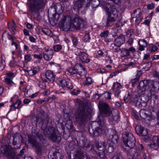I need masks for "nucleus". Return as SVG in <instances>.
Masks as SVG:
<instances>
[{
    "instance_id": "obj_34",
    "label": "nucleus",
    "mask_w": 159,
    "mask_h": 159,
    "mask_svg": "<svg viewBox=\"0 0 159 159\" xmlns=\"http://www.w3.org/2000/svg\"><path fill=\"white\" fill-rule=\"evenodd\" d=\"M140 13V11L139 9L135 10L134 11V13L133 14V15L134 17L137 18V19H140L139 14Z\"/></svg>"
},
{
    "instance_id": "obj_32",
    "label": "nucleus",
    "mask_w": 159,
    "mask_h": 159,
    "mask_svg": "<svg viewBox=\"0 0 159 159\" xmlns=\"http://www.w3.org/2000/svg\"><path fill=\"white\" fill-rule=\"evenodd\" d=\"M122 57H127L130 55V52L129 50L126 48L123 49L121 52Z\"/></svg>"
},
{
    "instance_id": "obj_17",
    "label": "nucleus",
    "mask_w": 159,
    "mask_h": 159,
    "mask_svg": "<svg viewBox=\"0 0 159 159\" xmlns=\"http://www.w3.org/2000/svg\"><path fill=\"white\" fill-rule=\"evenodd\" d=\"M53 52L51 49H46L43 52V57L46 61H49L52 57Z\"/></svg>"
},
{
    "instance_id": "obj_60",
    "label": "nucleus",
    "mask_w": 159,
    "mask_h": 159,
    "mask_svg": "<svg viewBox=\"0 0 159 159\" xmlns=\"http://www.w3.org/2000/svg\"><path fill=\"white\" fill-rule=\"evenodd\" d=\"M72 42L74 45H76L78 43L77 39L75 37H73L72 38Z\"/></svg>"
},
{
    "instance_id": "obj_63",
    "label": "nucleus",
    "mask_w": 159,
    "mask_h": 159,
    "mask_svg": "<svg viewBox=\"0 0 159 159\" xmlns=\"http://www.w3.org/2000/svg\"><path fill=\"white\" fill-rule=\"evenodd\" d=\"M130 95L128 94L127 96L125 95L124 97V100L125 102L128 101L130 99Z\"/></svg>"
},
{
    "instance_id": "obj_16",
    "label": "nucleus",
    "mask_w": 159,
    "mask_h": 159,
    "mask_svg": "<svg viewBox=\"0 0 159 159\" xmlns=\"http://www.w3.org/2000/svg\"><path fill=\"white\" fill-rule=\"evenodd\" d=\"M59 84L62 87H66L69 89H72L73 88V85L69 80H59Z\"/></svg>"
},
{
    "instance_id": "obj_36",
    "label": "nucleus",
    "mask_w": 159,
    "mask_h": 159,
    "mask_svg": "<svg viewBox=\"0 0 159 159\" xmlns=\"http://www.w3.org/2000/svg\"><path fill=\"white\" fill-rule=\"evenodd\" d=\"M109 14L114 15L115 17L118 16L117 10L116 9L113 7L110 10Z\"/></svg>"
},
{
    "instance_id": "obj_35",
    "label": "nucleus",
    "mask_w": 159,
    "mask_h": 159,
    "mask_svg": "<svg viewBox=\"0 0 159 159\" xmlns=\"http://www.w3.org/2000/svg\"><path fill=\"white\" fill-rule=\"evenodd\" d=\"M42 31L45 34L52 36V31L51 30L47 28H43L42 29Z\"/></svg>"
},
{
    "instance_id": "obj_3",
    "label": "nucleus",
    "mask_w": 159,
    "mask_h": 159,
    "mask_svg": "<svg viewBox=\"0 0 159 159\" xmlns=\"http://www.w3.org/2000/svg\"><path fill=\"white\" fill-rule=\"evenodd\" d=\"M138 89L142 92L149 90L151 93V98L154 101L158 98V96L154 92L159 89V83L157 81L148 80L142 81L139 83Z\"/></svg>"
},
{
    "instance_id": "obj_26",
    "label": "nucleus",
    "mask_w": 159,
    "mask_h": 159,
    "mask_svg": "<svg viewBox=\"0 0 159 159\" xmlns=\"http://www.w3.org/2000/svg\"><path fill=\"white\" fill-rule=\"evenodd\" d=\"M117 17V16H115L114 15L109 13L108 17L107 18L106 25L107 26L110 25V23L115 21Z\"/></svg>"
},
{
    "instance_id": "obj_27",
    "label": "nucleus",
    "mask_w": 159,
    "mask_h": 159,
    "mask_svg": "<svg viewBox=\"0 0 159 159\" xmlns=\"http://www.w3.org/2000/svg\"><path fill=\"white\" fill-rule=\"evenodd\" d=\"M8 28L11 32L13 34H15L16 31V25L14 21H13L12 23H8Z\"/></svg>"
},
{
    "instance_id": "obj_14",
    "label": "nucleus",
    "mask_w": 159,
    "mask_h": 159,
    "mask_svg": "<svg viewBox=\"0 0 159 159\" xmlns=\"http://www.w3.org/2000/svg\"><path fill=\"white\" fill-rule=\"evenodd\" d=\"M18 96L15 95L11 98V102H12V104L11 105L10 107L12 109H15L21 108L20 105L21 101L19 99H17Z\"/></svg>"
},
{
    "instance_id": "obj_57",
    "label": "nucleus",
    "mask_w": 159,
    "mask_h": 159,
    "mask_svg": "<svg viewBox=\"0 0 159 159\" xmlns=\"http://www.w3.org/2000/svg\"><path fill=\"white\" fill-rule=\"evenodd\" d=\"M6 75L8 77L13 78L14 77V74L12 72H7L6 73Z\"/></svg>"
},
{
    "instance_id": "obj_40",
    "label": "nucleus",
    "mask_w": 159,
    "mask_h": 159,
    "mask_svg": "<svg viewBox=\"0 0 159 159\" xmlns=\"http://www.w3.org/2000/svg\"><path fill=\"white\" fill-rule=\"evenodd\" d=\"M24 59L25 61L27 63L31 60L32 57L30 54H27L25 56Z\"/></svg>"
},
{
    "instance_id": "obj_47",
    "label": "nucleus",
    "mask_w": 159,
    "mask_h": 159,
    "mask_svg": "<svg viewBox=\"0 0 159 159\" xmlns=\"http://www.w3.org/2000/svg\"><path fill=\"white\" fill-rule=\"evenodd\" d=\"M139 78H136L131 80V82L133 86H134L135 84H137V82L139 81Z\"/></svg>"
},
{
    "instance_id": "obj_37",
    "label": "nucleus",
    "mask_w": 159,
    "mask_h": 159,
    "mask_svg": "<svg viewBox=\"0 0 159 159\" xmlns=\"http://www.w3.org/2000/svg\"><path fill=\"white\" fill-rule=\"evenodd\" d=\"M75 159H83L84 157L83 154L81 153L78 152H77L75 154ZM87 159H89L87 157Z\"/></svg>"
},
{
    "instance_id": "obj_12",
    "label": "nucleus",
    "mask_w": 159,
    "mask_h": 159,
    "mask_svg": "<svg viewBox=\"0 0 159 159\" xmlns=\"http://www.w3.org/2000/svg\"><path fill=\"white\" fill-rule=\"evenodd\" d=\"M3 155L10 159H13L15 155L13 149L11 146H4L1 148Z\"/></svg>"
},
{
    "instance_id": "obj_33",
    "label": "nucleus",
    "mask_w": 159,
    "mask_h": 159,
    "mask_svg": "<svg viewBox=\"0 0 159 159\" xmlns=\"http://www.w3.org/2000/svg\"><path fill=\"white\" fill-rule=\"evenodd\" d=\"M66 127L68 129H71L73 128V125L72 121L70 120L66 121Z\"/></svg>"
},
{
    "instance_id": "obj_30",
    "label": "nucleus",
    "mask_w": 159,
    "mask_h": 159,
    "mask_svg": "<svg viewBox=\"0 0 159 159\" xmlns=\"http://www.w3.org/2000/svg\"><path fill=\"white\" fill-rule=\"evenodd\" d=\"M5 82L6 84L9 87L13 86L14 83L12 81V78L7 77L5 79Z\"/></svg>"
},
{
    "instance_id": "obj_51",
    "label": "nucleus",
    "mask_w": 159,
    "mask_h": 159,
    "mask_svg": "<svg viewBox=\"0 0 159 159\" xmlns=\"http://www.w3.org/2000/svg\"><path fill=\"white\" fill-rule=\"evenodd\" d=\"M92 82V81L91 78L90 77L87 78L86 80L85 81V84H90Z\"/></svg>"
},
{
    "instance_id": "obj_8",
    "label": "nucleus",
    "mask_w": 159,
    "mask_h": 159,
    "mask_svg": "<svg viewBox=\"0 0 159 159\" xmlns=\"http://www.w3.org/2000/svg\"><path fill=\"white\" fill-rule=\"evenodd\" d=\"M86 25L85 20L81 18L76 16L72 20L71 19V27L74 28L76 30L82 28Z\"/></svg>"
},
{
    "instance_id": "obj_22",
    "label": "nucleus",
    "mask_w": 159,
    "mask_h": 159,
    "mask_svg": "<svg viewBox=\"0 0 159 159\" xmlns=\"http://www.w3.org/2000/svg\"><path fill=\"white\" fill-rule=\"evenodd\" d=\"M45 77L49 81H54L55 76L53 72L50 70H48L45 73Z\"/></svg>"
},
{
    "instance_id": "obj_11",
    "label": "nucleus",
    "mask_w": 159,
    "mask_h": 159,
    "mask_svg": "<svg viewBox=\"0 0 159 159\" xmlns=\"http://www.w3.org/2000/svg\"><path fill=\"white\" fill-rule=\"evenodd\" d=\"M95 145V149L97 148V150H95L96 153L101 158L104 157L105 155L106 143L103 141L99 143L96 142Z\"/></svg>"
},
{
    "instance_id": "obj_62",
    "label": "nucleus",
    "mask_w": 159,
    "mask_h": 159,
    "mask_svg": "<svg viewBox=\"0 0 159 159\" xmlns=\"http://www.w3.org/2000/svg\"><path fill=\"white\" fill-rule=\"evenodd\" d=\"M128 66H129L134 67L136 66L135 63L134 62H130L128 63Z\"/></svg>"
},
{
    "instance_id": "obj_54",
    "label": "nucleus",
    "mask_w": 159,
    "mask_h": 159,
    "mask_svg": "<svg viewBox=\"0 0 159 159\" xmlns=\"http://www.w3.org/2000/svg\"><path fill=\"white\" fill-rule=\"evenodd\" d=\"M58 156L59 157L61 156V154L59 152L57 153L55 155L51 157L49 159H57L58 158Z\"/></svg>"
},
{
    "instance_id": "obj_49",
    "label": "nucleus",
    "mask_w": 159,
    "mask_h": 159,
    "mask_svg": "<svg viewBox=\"0 0 159 159\" xmlns=\"http://www.w3.org/2000/svg\"><path fill=\"white\" fill-rule=\"evenodd\" d=\"M133 34V30L132 29L128 30L126 32V35L128 37L131 36Z\"/></svg>"
},
{
    "instance_id": "obj_15",
    "label": "nucleus",
    "mask_w": 159,
    "mask_h": 159,
    "mask_svg": "<svg viewBox=\"0 0 159 159\" xmlns=\"http://www.w3.org/2000/svg\"><path fill=\"white\" fill-rule=\"evenodd\" d=\"M139 115L143 119L149 117L148 120L149 121L151 120V118H152L153 117L151 112L144 109H142L139 111Z\"/></svg>"
},
{
    "instance_id": "obj_25",
    "label": "nucleus",
    "mask_w": 159,
    "mask_h": 159,
    "mask_svg": "<svg viewBox=\"0 0 159 159\" xmlns=\"http://www.w3.org/2000/svg\"><path fill=\"white\" fill-rule=\"evenodd\" d=\"M39 67L36 66L30 70L28 71V74L30 76H33L36 74L39 71Z\"/></svg>"
},
{
    "instance_id": "obj_59",
    "label": "nucleus",
    "mask_w": 159,
    "mask_h": 159,
    "mask_svg": "<svg viewBox=\"0 0 159 159\" xmlns=\"http://www.w3.org/2000/svg\"><path fill=\"white\" fill-rule=\"evenodd\" d=\"M46 100L39 99L37 101V102L38 104H41L44 102H45V103L47 102H46Z\"/></svg>"
},
{
    "instance_id": "obj_61",
    "label": "nucleus",
    "mask_w": 159,
    "mask_h": 159,
    "mask_svg": "<svg viewBox=\"0 0 159 159\" xmlns=\"http://www.w3.org/2000/svg\"><path fill=\"white\" fill-rule=\"evenodd\" d=\"M154 5L152 3L148 4L147 5V8L148 9H152L154 8Z\"/></svg>"
},
{
    "instance_id": "obj_39",
    "label": "nucleus",
    "mask_w": 159,
    "mask_h": 159,
    "mask_svg": "<svg viewBox=\"0 0 159 159\" xmlns=\"http://www.w3.org/2000/svg\"><path fill=\"white\" fill-rule=\"evenodd\" d=\"M90 37L89 33L85 34L83 39V41L84 42L88 43L89 42Z\"/></svg>"
},
{
    "instance_id": "obj_7",
    "label": "nucleus",
    "mask_w": 159,
    "mask_h": 159,
    "mask_svg": "<svg viewBox=\"0 0 159 159\" xmlns=\"http://www.w3.org/2000/svg\"><path fill=\"white\" fill-rule=\"evenodd\" d=\"M35 136L39 139L40 142L38 143L36 140L34 139L33 136L29 137L28 140L29 142L36 148H38L39 149L40 146L45 143L46 141L43 138V135L39 133L38 131H35Z\"/></svg>"
},
{
    "instance_id": "obj_48",
    "label": "nucleus",
    "mask_w": 159,
    "mask_h": 159,
    "mask_svg": "<svg viewBox=\"0 0 159 159\" xmlns=\"http://www.w3.org/2000/svg\"><path fill=\"white\" fill-rule=\"evenodd\" d=\"M80 92V90L79 89H73L71 92V94L73 95H76L79 93Z\"/></svg>"
},
{
    "instance_id": "obj_1",
    "label": "nucleus",
    "mask_w": 159,
    "mask_h": 159,
    "mask_svg": "<svg viewBox=\"0 0 159 159\" xmlns=\"http://www.w3.org/2000/svg\"><path fill=\"white\" fill-rule=\"evenodd\" d=\"M99 107L102 111V114H99L97 119V121L93 122L92 125L93 129H95V131L92 133L91 129H89V131L90 134H95V132H97L99 134H104L107 130V128L105 125V120L103 117L105 115L106 116H110L111 114V111L107 103L100 102L99 103Z\"/></svg>"
},
{
    "instance_id": "obj_10",
    "label": "nucleus",
    "mask_w": 159,
    "mask_h": 159,
    "mask_svg": "<svg viewBox=\"0 0 159 159\" xmlns=\"http://www.w3.org/2000/svg\"><path fill=\"white\" fill-rule=\"evenodd\" d=\"M71 18L69 15L64 16L60 20L59 25L64 29H70L71 27Z\"/></svg>"
},
{
    "instance_id": "obj_6",
    "label": "nucleus",
    "mask_w": 159,
    "mask_h": 159,
    "mask_svg": "<svg viewBox=\"0 0 159 159\" xmlns=\"http://www.w3.org/2000/svg\"><path fill=\"white\" fill-rule=\"evenodd\" d=\"M64 10V7L59 3H57L53 7L49 8L48 10L49 15L52 16L53 17L57 19L58 17H56L57 15L59 16L60 14L63 13Z\"/></svg>"
},
{
    "instance_id": "obj_20",
    "label": "nucleus",
    "mask_w": 159,
    "mask_h": 159,
    "mask_svg": "<svg viewBox=\"0 0 159 159\" xmlns=\"http://www.w3.org/2000/svg\"><path fill=\"white\" fill-rule=\"evenodd\" d=\"M76 54L79 56L80 59L83 62L87 63L91 61V60L88 58V55L85 52H80Z\"/></svg>"
},
{
    "instance_id": "obj_38",
    "label": "nucleus",
    "mask_w": 159,
    "mask_h": 159,
    "mask_svg": "<svg viewBox=\"0 0 159 159\" xmlns=\"http://www.w3.org/2000/svg\"><path fill=\"white\" fill-rule=\"evenodd\" d=\"M103 96L104 97L105 100L110 99L111 98V93L108 92H105L103 94Z\"/></svg>"
},
{
    "instance_id": "obj_4",
    "label": "nucleus",
    "mask_w": 159,
    "mask_h": 159,
    "mask_svg": "<svg viewBox=\"0 0 159 159\" xmlns=\"http://www.w3.org/2000/svg\"><path fill=\"white\" fill-rule=\"evenodd\" d=\"M78 116L76 118L75 121H77L80 125L85 123L89 118V113L86 111L84 107L80 105L78 109Z\"/></svg>"
},
{
    "instance_id": "obj_41",
    "label": "nucleus",
    "mask_w": 159,
    "mask_h": 159,
    "mask_svg": "<svg viewBox=\"0 0 159 159\" xmlns=\"http://www.w3.org/2000/svg\"><path fill=\"white\" fill-rule=\"evenodd\" d=\"M148 99H146L144 100H138L140 102V104L143 106H145L147 105V103L148 101Z\"/></svg>"
},
{
    "instance_id": "obj_29",
    "label": "nucleus",
    "mask_w": 159,
    "mask_h": 159,
    "mask_svg": "<svg viewBox=\"0 0 159 159\" xmlns=\"http://www.w3.org/2000/svg\"><path fill=\"white\" fill-rule=\"evenodd\" d=\"M152 66L151 62H148L143 64L141 65V69L142 70H148Z\"/></svg>"
},
{
    "instance_id": "obj_21",
    "label": "nucleus",
    "mask_w": 159,
    "mask_h": 159,
    "mask_svg": "<svg viewBox=\"0 0 159 159\" xmlns=\"http://www.w3.org/2000/svg\"><path fill=\"white\" fill-rule=\"evenodd\" d=\"M120 84L117 82L115 83L113 85L112 89L115 92V95L116 96L118 97L120 93V89L121 88Z\"/></svg>"
},
{
    "instance_id": "obj_64",
    "label": "nucleus",
    "mask_w": 159,
    "mask_h": 159,
    "mask_svg": "<svg viewBox=\"0 0 159 159\" xmlns=\"http://www.w3.org/2000/svg\"><path fill=\"white\" fill-rule=\"evenodd\" d=\"M8 38L9 40H11V41L12 42L14 41L15 38L14 37L11 36V34H8Z\"/></svg>"
},
{
    "instance_id": "obj_45",
    "label": "nucleus",
    "mask_w": 159,
    "mask_h": 159,
    "mask_svg": "<svg viewBox=\"0 0 159 159\" xmlns=\"http://www.w3.org/2000/svg\"><path fill=\"white\" fill-rule=\"evenodd\" d=\"M37 83L38 84V85L39 87L43 89H44L45 88V85L44 83H42L40 80L38 79L37 80Z\"/></svg>"
},
{
    "instance_id": "obj_58",
    "label": "nucleus",
    "mask_w": 159,
    "mask_h": 159,
    "mask_svg": "<svg viewBox=\"0 0 159 159\" xmlns=\"http://www.w3.org/2000/svg\"><path fill=\"white\" fill-rule=\"evenodd\" d=\"M22 68H23V70H24L25 72H27L28 73V71L30 70H29V67L27 66H26L25 64H23V66L22 67Z\"/></svg>"
},
{
    "instance_id": "obj_55",
    "label": "nucleus",
    "mask_w": 159,
    "mask_h": 159,
    "mask_svg": "<svg viewBox=\"0 0 159 159\" xmlns=\"http://www.w3.org/2000/svg\"><path fill=\"white\" fill-rule=\"evenodd\" d=\"M34 57L35 58L41 59L42 58L43 55L41 54H39V55L35 54L34 55Z\"/></svg>"
},
{
    "instance_id": "obj_56",
    "label": "nucleus",
    "mask_w": 159,
    "mask_h": 159,
    "mask_svg": "<svg viewBox=\"0 0 159 159\" xmlns=\"http://www.w3.org/2000/svg\"><path fill=\"white\" fill-rule=\"evenodd\" d=\"M106 57L107 58L106 59V61L109 62L110 63H112L113 61L111 60V57L107 55Z\"/></svg>"
},
{
    "instance_id": "obj_53",
    "label": "nucleus",
    "mask_w": 159,
    "mask_h": 159,
    "mask_svg": "<svg viewBox=\"0 0 159 159\" xmlns=\"http://www.w3.org/2000/svg\"><path fill=\"white\" fill-rule=\"evenodd\" d=\"M146 99H148V100H149V97L145 95H142L141 96L140 99H138V100H144Z\"/></svg>"
},
{
    "instance_id": "obj_42",
    "label": "nucleus",
    "mask_w": 159,
    "mask_h": 159,
    "mask_svg": "<svg viewBox=\"0 0 159 159\" xmlns=\"http://www.w3.org/2000/svg\"><path fill=\"white\" fill-rule=\"evenodd\" d=\"M111 159H125V158L123 157L122 155L120 154H117L115 155Z\"/></svg>"
},
{
    "instance_id": "obj_9",
    "label": "nucleus",
    "mask_w": 159,
    "mask_h": 159,
    "mask_svg": "<svg viewBox=\"0 0 159 159\" xmlns=\"http://www.w3.org/2000/svg\"><path fill=\"white\" fill-rule=\"evenodd\" d=\"M45 135L53 142L60 141L61 138L57 135L55 129L52 127H48L44 132Z\"/></svg>"
},
{
    "instance_id": "obj_23",
    "label": "nucleus",
    "mask_w": 159,
    "mask_h": 159,
    "mask_svg": "<svg viewBox=\"0 0 159 159\" xmlns=\"http://www.w3.org/2000/svg\"><path fill=\"white\" fill-rule=\"evenodd\" d=\"M138 44L139 45V50L140 51H142L144 50L145 48L147 46L148 43L145 40L140 39L139 40Z\"/></svg>"
},
{
    "instance_id": "obj_50",
    "label": "nucleus",
    "mask_w": 159,
    "mask_h": 159,
    "mask_svg": "<svg viewBox=\"0 0 159 159\" xmlns=\"http://www.w3.org/2000/svg\"><path fill=\"white\" fill-rule=\"evenodd\" d=\"M19 142V140L18 137H15V136L13 137V144L14 145H16Z\"/></svg>"
},
{
    "instance_id": "obj_24",
    "label": "nucleus",
    "mask_w": 159,
    "mask_h": 159,
    "mask_svg": "<svg viewBox=\"0 0 159 159\" xmlns=\"http://www.w3.org/2000/svg\"><path fill=\"white\" fill-rule=\"evenodd\" d=\"M153 143L149 145L150 147L153 148L155 147H159V136H155L153 137Z\"/></svg>"
},
{
    "instance_id": "obj_31",
    "label": "nucleus",
    "mask_w": 159,
    "mask_h": 159,
    "mask_svg": "<svg viewBox=\"0 0 159 159\" xmlns=\"http://www.w3.org/2000/svg\"><path fill=\"white\" fill-rule=\"evenodd\" d=\"M157 49L158 48L154 44H151L150 45V47L148 48L147 50L150 53H152L156 51Z\"/></svg>"
},
{
    "instance_id": "obj_18",
    "label": "nucleus",
    "mask_w": 159,
    "mask_h": 159,
    "mask_svg": "<svg viewBox=\"0 0 159 159\" xmlns=\"http://www.w3.org/2000/svg\"><path fill=\"white\" fill-rule=\"evenodd\" d=\"M125 41V38L124 35H121L117 37L114 40V44L117 47H120Z\"/></svg>"
},
{
    "instance_id": "obj_5",
    "label": "nucleus",
    "mask_w": 159,
    "mask_h": 159,
    "mask_svg": "<svg viewBox=\"0 0 159 159\" xmlns=\"http://www.w3.org/2000/svg\"><path fill=\"white\" fill-rule=\"evenodd\" d=\"M90 0H78L74 1L73 9L77 12H83L87 7L90 5Z\"/></svg>"
},
{
    "instance_id": "obj_2",
    "label": "nucleus",
    "mask_w": 159,
    "mask_h": 159,
    "mask_svg": "<svg viewBox=\"0 0 159 159\" xmlns=\"http://www.w3.org/2000/svg\"><path fill=\"white\" fill-rule=\"evenodd\" d=\"M123 137L122 147L129 159H137L139 155L138 147L135 146V138L130 133L125 132Z\"/></svg>"
},
{
    "instance_id": "obj_28",
    "label": "nucleus",
    "mask_w": 159,
    "mask_h": 159,
    "mask_svg": "<svg viewBox=\"0 0 159 159\" xmlns=\"http://www.w3.org/2000/svg\"><path fill=\"white\" fill-rule=\"evenodd\" d=\"M66 72L68 75H73L75 74H78L81 75V74L78 71L77 69H76L74 68H70L69 69L66 71Z\"/></svg>"
},
{
    "instance_id": "obj_19",
    "label": "nucleus",
    "mask_w": 159,
    "mask_h": 159,
    "mask_svg": "<svg viewBox=\"0 0 159 159\" xmlns=\"http://www.w3.org/2000/svg\"><path fill=\"white\" fill-rule=\"evenodd\" d=\"M136 133L140 136H142L143 137L148 134V130L144 129L143 127L140 126H137L135 128Z\"/></svg>"
},
{
    "instance_id": "obj_46",
    "label": "nucleus",
    "mask_w": 159,
    "mask_h": 159,
    "mask_svg": "<svg viewBox=\"0 0 159 159\" xmlns=\"http://www.w3.org/2000/svg\"><path fill=\"white\" fill-rule=\"evenodd\" d=\"M108 34V31L106 30L102 33H101L100 34V35L102 37H106L107 36Z\"/></svg>"
},
{
    "instance_id": "obj_44",
    "label": "nucleus",
    "mask_w": 159,
    "mask_h": 159,
    "mask_svg": "<svg viewBox=\"0 0 159 159\" xmlns=\"http://www.w3.org/2000/svg\"><path fill=\"white\" fill-rule=\"evenodd\" d=\"M5 62L4 60L0 61V71L2 70L5 68Z\"/></svg>"
},
{
    "instance_id": "obj_13",
    "label": "nucleus",
    "mask_w": 159,
    "mask_h": 159,
    "mask_svg": "<svg viewBox=\"0 0 159 159\" xmlns=\"http://www.w3.org/2000/svg\"><path fill=\"white\" fill-rule=\"evenodd\" d=\"M118 139V136L116 134H112L110 136V139L108 142L110 146L108 148L109 152H111L113 151L114 147L117 143Z\"/></svg>"
},
{
    "instance_id": "obj_43",
    "label": "nucleus",
    "mask_w": 159,
    "mask_h": 159,
    "mask_svg": "<svg viewBox=\"0 0 159 159\" xmlns=\"http://www.w3.org/2000/svg\"><path fill=\"white\" fill-rule=\"evenodd\" d=\"M53 48L55 52H58L62 49V46L60 45H57L53 47Z\"/></svg>"
},
{
    "instance_id": "obj_52",
    "label": "nucleus",
    "mask_w": 159,
    "mask_h": 159,
    "mask_svg": "<svg viewBox=\"0 0 159 159\" xmlns=\"http://www.w3.org/2000/svg\"><path fill=\"white\" fill-rule=\"evenodd\" d=\"M143 139L145 142H148L149 141L151 140V137L148 134L147 135L143 137Z\"/></svg>"
}]
</instances>
